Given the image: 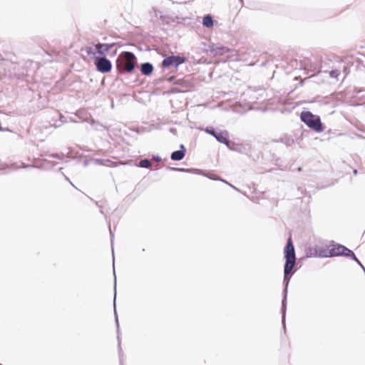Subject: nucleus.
Segmentation results:
<instances>
[{
  "label": "nucleus",
  "mask_w": 365,
  "mask_h": 365,
  "mask_svg": "<svg viewBox=\"0 0 365 365\" xmlns=\"http://www.w3.org/2000/svg\"><path fill=\"white\" fill-rule=\"evenodd\" d=\"M119 57L120 58L118 59L116 62L118 73L120 74L133 73L137 64L135 55L131 51H123L120 54Z\"/></svg>",
  "instance_id": "2"
},
{
  "label": "nucleus",
  "mask_w": 365,
  "mask_h": 365,
  "mask_svg": "<svg viewBox=\"0 0 365 365\" xmlns=\"http://www.w3.org/2000/svg\"><path fill=\"white\" fill-rule=\"evenodd\" d=\"M329 245H327L326 247L316 245L312 249L309 250L307 255L310 257H329Z\"/></svg>",
  "instance_id": "8"
},
{
  "label": "nucleus",
  "mask_w": 365,
  "mask_h": 365,
  "mask_svg": "<svg viewBox=\"0 0 365 365\" xmlns=\"http://www.w3.org/2000/svg\"><path fill=\"white\" fill-rule=\"evenodd\" d=\"M339 72L338 70H331L330 72H329V76L332 78H337V76H339Z\"/></svg>",
  "instance_id": "24"
},
{
  "label": "nucleus",
  "mask_w": 365,
  "mask_h": 365,
  "mask_svg": "<svg viewBox=\"0 0 365 365\" xmlns=\"http://www.w3.org/2000/svg\"><path fill=\"white\" fill-rule=\"evenodd\" d=\"M86 52L88 54V56H89V57L93 61H95L96 58H98V53L96 52L95 46L94 48L92 46H87L86 48Z\"/></svg>",
  "instance_id": "18"
},
{
  "label": "nucleus",
  "mask_w": 365,
  "mask_h": 365,
  "mask_svg": "<svg viewBox=\"0 0 365 365\" xmlns=\"http://www.w3.org/2000/svg\"><path fill=\"white\" fill-rule=\"evenodd\" d=\"M301 170H302V168L301 167L298 168V171H301Z\"/></svg>",
  "instance_id": "32"
},
{
  "label": "nucleus",
  "mask_w": 365,
  "mask_h": 365,
  "mask_svg": "<svg viewBox=\"0 0 365 365\" xmlns=\"http://www.w3.org/2000/svg\"><path fill=\"white\" fill-rule=\"evenodd\" d=\"M96 70L102 73H109L112 69V63L106 57L98 56L94 61Z\"/></svg>",
  "instance_id": "7"
},
{
  "label": "nucleus",
  "mask_w": 365,
  "mask_h": 365,
  "mask_svg": "<svg viewBox=\"0 0 365 365\" xmlns=\"http://www.w3.org/2000/svg\"><path fill=\"white\" fill-rule=\"evenodd\" d=\"M94 162H95L96 165H106V162H110V160L108 159L105 160V159L96 158V159H94Z\"/></svg>",
  "instance_id": "20"
},
{
  "label": "nucleus",
  "mask_w": 365,
  "mask_h": 365,
  "mask_svg": "<svg viewBox=\"0 0 365 365\" xmlns=\"http://www.w3.org/2000/svg\"><path fill=\"white\" fill-rule=\"evenodd\" d=\"M300 120L309 128L317 132L322 133L324 130L321 118L319 115H314L309 110H303L300 113Z\"/></svg>",
  "instance_id": "4"
},
{
  "label": "nucleus",
  "mask_w": 365,
  "mask_h": 365,
  "mask_svg": "<svg viewBox=\"0 0 365 365\" xmlns=\"http://www.w3.org/2000/svg\"><path fill=\"white\" fill-rule=\"evenodd\" d=\"M175 92L179 93L180 91L177 89H175Z\"/></svg>",
  "instance_id": "34"
},
{
  "label": "nucleus",
  "mask_w": 365,
  "mask_h": 365,
  "mask_svg": "<svg viewBox=\"0 0 365 365\" xmlns=\"http://www.w3.org/2000/svg\"><path fill=\"white\" fill-rule=\"evenodd\" d=\"M203 130L206 133L213 136L219 143H222L226 146H229L230 140H229L228 131L225 130L217 131L212 126H207L204 128Z\"/></svg>",
  "instance_id": "5"
},
{
  "label": "nucleus",
  "mask_w": 365,
  "mask_h": 365,
  "mask_svg": "<svg viewBox=\"0 0 365 365\" xmlns=\"http://www.w3.org/2000/svg\"><path fill=\"white\" fill-rule=\"evenodd\" d=\"M284 257L285 259V263L284 265V279L283 284H284V289L283 290V297L282 299V324L283 329H286L285 318L287 312V297L289 283L292 275L295 272L293 270L294 266L296 263V252L295 248L292 242V237L287 240V244L284 248Z\"/></svg>",
  "instance_id": "1"
},
{
  "label": "nucleus",
  "mask_w": 365,
  "mask_h": 365,
  "mask_svg": "<svg viewBox=\"0 0 365 365\" xmlns=\"http://www.w3.org/2000/svg\"><path fill=\"white\" fill-rule=\"evenodd\" d=\"M168 170L178 172H184V173H190L194 174H200V171L197 169L195 168H174V167H168Z\"/></svg>",
  "instance_id": "16"
},
{
  "label": "nucleus",
  "mask_w": 365,
  "mask_h": 365,
  "mask_svg": "<svg viewBox=\"0 0 365 365\" xmlns=\"http://www.w3.org/2000/svg\"><path fill=\"white\" fill-rule=\"evenodd\" d=\"M48 156L50 158H57V159H63V157H64V155L63 154H59V153H51L48 155Z\"/></svg>",
  "instance_id": "23"
},
{
  "label": "nucleus",
  "mask_w": 365,
  "mask_h": 365,
  "mask_svg": "<svg viewBox=\"0 0 365 365\" xmlns=\"http://www.w3.org/2000/svg\"><path fill=\"white\" fill-rule=\"evenodd\" d=\"M170 132L172 133L175 134L177 130H176V129L175 128H170Z\"/></svg>",
  "instance_id": "28"
},
{
  "label": "nucleus",
  "mask_w": 365,
  "mask_h": 365,
  "mask_svg": "<svg viewBox=\"0 0 365 365\" xmlns=\"http://www.w3.org/2000/svg\"><path fill=\"white\" fill-rule=\"evenodd\" d=\"M251 150L252 146L250 143H239L237 145L235 152L248 155L251 153Z\"/></svg>",
  "instance_id": "14"
},
{
  "label": "nucleus",
  "mask_w": 365,
  "mask_h": 365,
  "mask_svg": "<svg viewBox=\"0 0 365 365\" xmlns=\"http://www.w3.org/2000/svg\"><path fill=\"white\" fill-rule=\"evenodd\" d=\"M187 58L180 55H171L165 56L161 62L163 68H167L174 67L178 68L180 65L185 63Z\"/></svg>",
  "instance_id": "6"
},
{
  "label": "nucleus",
  "mask_w": 365,
  "mask_h": 365,
  "mask_svg": "<svg viewBox=\"0 0 365 365\" xmlns=\"http://www.w3.org/2000/svg\"><path fill=\"white\" fill-rule=\"evenodd\" d=\"M226 184H227V185H230L231 187H232V188H233V189H235V190L239 191V189H238V188H237V187H235L234 185H232L230 184L228 182H227V183H226Z\"/></svg>",
  "instance_id": "29"
},
{
  "label": "nucleus",
  "mask_w": 365,
  "mask_h": 365,
  "mask_svg": "<svg viewBox=\"0 0 365 365\" xmlns=\"http://www.w3.org/2000/svg\"><path fill=\"white\" fill-rule=\"evenodd\" d=\"M69 183L73 185V182L71 181H69Z\"/></svg>",
  "instance_id": "36"
},
{
  "label": "nucleus",
  "mask_w": 365,
  "mask_h": 365,
  "mask_svg": "<svg viewBox=\"0 0 365 365\" xmlns=\"http://www.w3.org/2000/svg\"><path fill=\"white\" fill-rule=\"evenodd\" d=\"M202 25L208 29L213 27L214 26V20L212 16L210 14H207L203 17L202 19Z\"/></svg>",
  "instance_id": "17"
},
{
  "label": "nucleus",
  "mask_w": 365,
  "mask_h": 365,
  "mask_svg": "<svg viewBox=\"0 0 365 365\" xmlns=\"http://www.w3.org/2000/svg\"><path fill=\"white\" fill-rule=\"evenodd\" d=\"M151 166V162L148 158L141 159L138 163V167L143 168H149Z\"/></svg>",
  "instance_id": "19"
},
{
  "label": "nucleus",
  "mask_w": 365,
  "mask_h": 365,
  "mask_svg": "<svg viewBox=\"0 0 365 365\" xmlns=\"http://www.w3.org/2000/svg\"><path fill=\"white\" fill-rule=\"evenodd\" d=\"M69 183L73 185V182L71 181H69Z\"/></svg>",
  "instance_id": "37"
},
{
  "label": "nucleus",
  "mask_w": 365,
  "mask_h": 365,
  "mask_svg": "<svg viewBox=\"0 0 365 365\" xmlns=\"http://www.w3.org/2000/svg\"><path fill=\"white\" fill-rule=\"evenodd\" d=\"M329 258L334 257H345L351 259L357 264H360V260L356 257L355 253L346 246L331 240L329 244Z\"/></svg>",
  "instance_id": "3"
},
{
  "label": "nucleus",
  "mask_w": 365,
  "mask_h": 365,
  "mask_svg": "<svg viewBox=\"0 0 365 365\" xmlns=\"http://www.w3.org/2000/svg\"><path fill=\"white\" fill-rule=\"evenodd\" d=\"M186 148L183 144L180 145V149L173 151L170 155V158L173 161L182 160L186 154Z\"/></svg>",
  "instance_id": "12"
},
{
  "label": "nucleus",
  "mask_w": 365,
  "mask_h": 365,
  "mask_svg": "<svg viewBox=\"0 0 365 365\" xmlns=\"http://www.w3.org/2000/svg\"><path fill=\"white\" fill-rule=\"evenodd\" d=\"M115 43H97L94 45L96 47V52L101 57H106V54L113 48Z\"/></svg>",
  "instance_id": "9"
},
{
  "label": "nucleus",
  "mask_w": 365,
  "mask_h": 365,
  "mask_svg": "<svg viewBox=\"0 0 365 365\" xmlns=\"http://www.w3.org/2000/svg\"><path fill=\"white\" fill-rule=\"evenodd\" d=\"M3 173H4V174H6V173H8V172L4 171V172H3Z\"/></svg>",
  "instance_id": "33"
},
{
  "label": "nucleus",
  "mask_w": 365,
  "mask_h": 365,
  "mask_svg": "<svg viewBox=\"0 0 365 365\" xmlns=\"http://www.w3.org/2000/svg\"><path fill=\"white\" fill-rule=\"evenodd\" d=\"M65 178H66V180L70 181L69 178L68 177L65 176Z\"/></svg>",
  "instance_id": "31"
},
{
  "label": "nucleus",
  "mask_w": 365,
  "mask_h": 365,
  "mask_svg": "<svg viewBox=\"0 0 365 365\" xmlns=\"http://www.w3.org/2000/svg\"><path fill=\"white\" fill-rule=\"evenodd\" d=\"M140 71L142 75L149 76L153 73L154 71V66L150 62H145L140 64Z\"/></svg>",
  "instance_id": "13"
},
{
  "label": "nucleus",
  "mask_w": 365,
  "mask_h": 365,
  "mask_svg": "<svg viewBox=\"0 0 365 365\" xmlns=\"http://www.w3.org/2000/svg\"><path fill=\"white\" fill-rule=\"evenodd\" d=\"M69 183L73 185V182L71 181H69Z\"/></svg>",
  "instance_id": "35"
},
{
  "label": "nucleus",
  "mask_w": 365,
  "mask_h": 365,
  "mask_svg": "<svg viewBox=\"0 0 365 365\" xmlns=\"http://www.w3.org/2000/svg\"><path fill=\"white\" fill-rule=\"evenodd\" d=\"M207 178L211 179V180H220V181H222L225 183H227V182L225 180H222L219 177H216L214 174H210L209 175H207Z\"/></svg>",
  "instance_id": "22"
},
{
  "label": "nucleus",
  "mask_w": 365,
  "mask_h": 365,
  "mask_svg": "<svg viewBox=\"0 0 365 365\" xmlns=\"http://www.w3.org/2000/svg\"><path fill=\"white\" fill-rule=\"evenodd\" d=\"M238 143H229V146H227L229 148L230 150H232V151H235V149H237V145Z\"/></svg>",
  "instance_id": "25"
},
{
  "label": "nucleus",
  "mask_w": 365,
  "mask_h": 365,
  "mask_svg": "<svg viewBox=\"0 0 365 365\" xmlns=\"http://www.w3.org/2000/svg\"><path fill=\"white\" fill-rule=\"evenodd\" d=\"M354 174L356 175L358 173V170L356 169H354L353 170Z\"/></svg>",
  "instance_id": "30"
},
{
  "label": "nucleus",
  "mask_w": 365,
  "mask_h": 365,
  "mask_svg": "<svg viewBox=\"0 0 365 365\" xmlns=\"http://www.w3.org/2000/svg\"><path fill=\"white\" fill-rule=\"evenodd\" d=\"M109 231H110V235L111 246L113 247V239H114V234L112 232L110 225H109ZM112 254H113V262H114V251H113V247H112Z\"/></svg>",
  "instance_id": "21"
},
{
  "label": "nucleus",
  "mask_w": 365,
  "mask_h": 365,
  "mask_svg": "<svg viewBox=\"0 0 365 365\" xmlns=\"http://www.w3.org/2000/svg\"><path fill=\"white\" fill-rule=\"evenodd\" d=\"M113 275H114V277H115V269H113ZM115 284H114V289H115V287H116V278H115ZM115 294H116V292H115V296H114V314H115V324H116V328H117V334H118V352H119V356H120V359L121 358V354H122V348H121V346H120V336H119V322H118V315H117V312H116V309H115Z\"/></svg>",
  "instance_id": "10"
},
{
  "label": "nucleus",
  "mask_w": 365,
  "mask_h": 365,
  "mask_svg": "<svg viewBox=\"0 0 365 365\" xmlns=\"http://www.w3.org/2000/svg\"><path fill=\"white\" fill-rule=\"evenodd\" d=\"M208 49L215 55L218 56H222L223 54L230 51L229 48L214 43H211L209 44Z\"/></svg>",
  "instance_id": "11"
},
{
  "label": "nucleus",
  "mask_w": 365,
  "mask_h": 365,
  "mask_svg": "<svg viewBox=\"0 0 365 365\" xmlns=\"http://www.w3.org/2000/svg\"><path fill=\"white\" fill-rule=\"evenodd\" d=\"M20 167L18 166L16 163L11 165V168L14 170H18Z\"/></svg>",
  "instance_id": "27"
},
{
  "label": "nucleus",
  "mask_w": 365,
  "mask_h": 365,
  "mask_svg": "<svg viewBox=\"0 0 365 365\" xmlns=\"http://www.w3.org/2000/svg\"><path fill=\"white\" fill-rule=\"evenodd\" d=\"M57 164L58 163L55 161H51L47 159H42L40 160V164L37 168L43 170H49L54 168Z\"/></svg>",
  "instance_id": "15"
},
{
  "label": "nucleus",
  "mask_w": 365,
  "mask_h": 365,
  "mask_svg": "<svg viewBox=\"0 0 365 365\" xmlns=\"http://www.w3.org/2000/svg\"><path fill=\"white\" fill-rule=\"evenodd\" d=\"M152 158L155 160V161H158V162H160L161 161V157L158 155H152Z\"/></svg>",
  "instance_id": "26"
}]
</instances>
